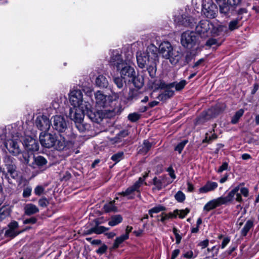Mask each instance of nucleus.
<instances>
[{"label":"nucleus","mask_w":259,"mask_h":259,"mask_svg":"<svg viewBox=\"0 0 259 259\" xmlns=\"http://www.w3.org/2000/svg\"><path fill=\"white\" fill-rule=\"evenodd\" d=\"M132 55L128 54V56L124 59L118 51L113 50L110 52L109 63L110 65L115 69L122 77L133 78L136 76V72L132 66Z\"/></svg>","instance_id":"obj_1"},{"label":"nucleus","mask_w":259,"mask_h":259,"mask_svg":"<svg viewBox=\"0 0 259 259\" xmlns=\"http://www.w3.org/2000/svg\"><path fill=\"white\" fill-rule=\"evenodd\" d=\"M39 141L41 146L47 148L54 147L58 150H62L66 147V141L63 137H57L55 134L42 132L39 135Z\"/></svg>","instance_id":"obj_2"},{"label":"nucleus","mask_w":259,"mask_h":259,"mask_svg":"<svg viewBox=\"0 0 259 259\" xmlns=\"http://www.w3.org/2000/svg\"><path fill=\"white\" fill-rule=\"evenodd\" d=\"M137 61L139 67L143 68L152 61H158L157 48L154 45H150L145 52L137 53Z\"/></svg>","instance_id":"obj_3"},{"label":"nucleus","mask_w":259,"mask_h":259,"mask_svg":"<svg viewBox=\"0 0 259 259\" xmlns=\"http://www.w3.org/2000/svg\"><path fill=\"white\" fill-rule=\"evenodd\" d=\"M69 101L74 108H78L83 113L90 107V104L83 100V95L79 90L71 91L69 95Z\"/></svg>","instance_id":"obj_4"},{"label":"nucleus","mask_w":259,"mask_h":259,"mask_svg":"<svg viewBox=\"0 0 259 259\" xmlns=\"http://www.w3.org/2000/svg\"><path fill=\"white\" fill-rule=\"evenodd\" d=\"M237 189H235L232 191H230L226 196H221L209 201L204 205L203 210L209 211L222 205L230 203L233 199L234 194L237 192Z\"/></svg>","instance_id":"obj_5"},{"label":"nucleus","mask_w":259,"mask_h":259,"mask_svg":"<svg viewBox=\"0 0 259 259\" xmlns=\"http://www.w3.org/2000/svg\"><path fill=\"white\" fill-rule=\"evenodd\" d=\"M90 107L85 111L89 118L93 122L100 123L104 118H111L115 115V110L105 109L93 111Z\"/></svg>","instance_id":"obj_6"},{"label":"nucleus","mask_w":259,"mask_h":259,"mask_svg":"<svg viewBox=\"0 0 259 259\" xmlns=\"http://www.w3.org/2000/svg\"><path fill=\"white\" fill-rule=\"evenodd\" d=\"M198 35L196 32L187 31L181 35V44L183 46L188 49H192L198 45Z\"/></svg>","instance_id":"obj_7"},{"label":"nucleus","mask_w":259,"mask_h":259,"mask_svg":"<svg viewBox=\"0 0 259 259\" xmlns=\"http://www.w3.org/2000/svg\"><path fill=\"white\" fill-rule=\"evenodd\" d=\"M4 163L6 166L8 173L6 177L8 179V181L10 184H13V181L10 179V177L13 180H16L18 178V172L16 170V166L14 159L9 156H5L4 158Z\"/></svg>","instance_id":"obj_8"},{"label":"nucleus","mask_w":259,"mask_h":259,"mask_svg":"<svg viewBox=\"0 0 259 259\" xmlns=\"http://www.w3.org/2000/svg\"><path fill=\"white\" fill-rule=\"evenodd\" d=\"M96 105L99 107H108L111 102L116 100L118 98V95L117 93H113L112 96H107L99 91L95 94Z\"/></svg>","instance_id":"obj_9"},{"label":"nucleus","mask_w":259,"mask_h":259,"mask_svg":"<svg viewBox=\"0 0 259 259\" xmlns=\"http://www.w3.org/2000/svg\"><path fill=\"white\" fill-rule=\"evenodd\" d=\"M51 123L53 128L59 133L65 132L68 126L67 121L61 115L53 116L51 118Z\"/></svg>","instance_id":"obj_10"},{"label":"nucleus","mask_w":259,"mask_h":259,"mask_svg":"<svg viewBox=\"0 0 259 259\" xmlns=\"http://www.w3.org/2000/svg\"><path fill=\"white\" fill-rule=\"evenodd\" d=\"M23 156L24 159V162L33 168H41L47 163V159L41 156H32L33 161L31 163H29L30 157L27 154H24Z\"/></svg>","instance_id":"obj_11"},{"label":"nucleus","mask_w":259,"mask_h":259,"mask_svg":"<svg viewBox=\"0 0 259 259\" xmlns=\"http://www.w3.org/2000/svg\"><path fill=\"white\" fill-rule=\"evenodd\" d=\"M202 12L206 17L212 19L217 16L218 9L217 5L210 1L203 5Z\"/></svg>","instance_id":"obj_12"},{"label":"nucleus","mask_w":259,"mask_h":259,"mask_svg":"<svg viewBox=\"0 0 259 259\" xmlns=\"http://www.w3.org/2000/svg\"><path fill=\"white\" fill-rule=\"evenodd\" d=\"M212 26V24L209 21L203 20L196 26V31L201 37H205L208 36V31Z\"/></svg>","instance_id":"obj_13"},{"label":"nucleus","mask_w":259,"mask_h":259,"mask_svg":"<svg viewBox=\"0 0 259 259\" xmlns=\"http://www.w3.org/2000/svg\"><path fill=\"white\" fill-rule=\"evenodd\" d=\"M37 127L40 131L47 132L51 126V119L50 120L46 116L42 115L38 116L35 121Z\"/></svg>","instance_id":"obj_14"},{"label":"nucleus","mask_w":259,"mask_h":259,"mask_svg":"<svg viewBox=\"0 0 259 259\" xmlns=\"http://www.w3.org/2000/svg\"><path fill=\"white\" fill-rule=\"evenodd\" d=\"M174 22L179 26H191L194 22V19L186 14H182L175 16Z\"/></svg>","instance_id":"obj_15"},{"label":"nucleus","mask_w":259,"mask_h":259,"mask_svg":"<svg viewBox=\"0 0 259 259\" xmlns=\"http://www.w3.org/2000/svg\"><path fill=\"white\" fill-rule=\"evenodd\" d=\"M172 182V181H171L169 178L165 175L160 176L158 178L154 177L153 179V185L158 190H161L163 187H165Z\"/></svg>","instance_id":"obj_16"},{"label":"nucleus","mask_w":259,"mask_h":259,"mask_svg":"<svg viewBox=\"0 0 259 259\" xmlns=\"http://www.w3.org/2000/svg\"><path fill=\"white\" fill-rule=\"evenodd\" d=\"M19 141L18 140H8L5 144V147L7 148L10 153L14 155H17L21 152V149L19 147Z\"/></svg>","instance_id":"obj_17"},{"label":"nucleus","mask_w":259,"mask_h":259,"mask_svg":"<svg viewBox=\"0 0 259 259\" xmlns=\"http://www.w3.org/2000/svg\"><path fill=\"white\" fill-rule=\"evenodd\" d=\"M8 229L5 231V235L8 237L14 238L19 234L21 231H18V223L13 221L8 225Z\"/></svg>","instance_id":"obj_18"},{"label":"nucleus","mask_w":259,"mask_h":259,"mask_svg":"<svg viewBox=\"0 0 259 259\" xmlns=\"http://www.w3.org/2000/svg\"><path fill=\"white\" fill-rule=\"evenodd\" d=\"M183 53L178 50L173 49L165 59L168 60L172 65L177 64L183 57Z\"/></svg>","instance_id":"obj_19"},{"label":"nucleus","mask_w":259,"mask_h":259,"mask_svg":"<svg viewBox=\"0 0 259 259\" xmlns=\"http://www.w3.org/2000/svg\"><path fill=\"white\" fill-rule=\"evenodd\" d=\"M173 49L169 42L163 41L159 46V52L162 57L165 59L167 57H169V54Z\"/></svg>","instance_id":"obj_20"},{"label":"nucleus","mask_w":259,"mask_h":259,"mask_svg":"<svg viewBox=\"0 0 259 259\" xmlns=\"http://www.w3.org/2000/svg\"><path fill=\"white\" fill-rule=\"evenodd\" d=\"M219 114V111L215 108H211L207 111L202 113L198 119V122H203L211 118L215 117Z\"/></svg>","instance_id":"obj_21"},{"label":"nucleus","mask_w":259,"mask_h":259,"mask_svg":"<svg viewBox=\"0 0 259 259\" xmlns=\"http://www.w3.org/2000/svg\"><path fill=\"white\" fill-rule=\"evenodd\" d=\"M74 110V109H70L68 114L69 117L71 120H73L75 123L82 122L83 121V114H87L86 112L83 113L80 110H79V111L78 112L76 109L75 111Z\"/></svg>","instance_id":"obj_22"},{"label":"nucleus","mask_w":259,"mask_h":259,"mask_svg":"<svg viewBox=\"0 0 259 259\" xmlns=\"http://www.w3.org/2000/svg\"><path fill=\"white\" fill-rule=\"evenodd\" d=\"M24 145L28 150L36 151L39 149V145L36 140L32 138H28L24 141Z\"/></svg>","instance_id":"obj_23"},{"label":"nucleus","mask_w":259,"mask_h":259,"mask_svg":"<svg viewBox=\"0 0 259 259\" xmlns=\"http://www.w3.org/2000/svg\"><path fill=\"white\" fill-rule=\"evenodd\" d=\"M218 4L219 5V11L221 14L224 16H229L231 11V8L232 7H230L228 3H226V2Z\"/></svg>","instance_id":"obj_24"},{"label":"nucleus","mask_w":259,"mask_h":259,"mask_svg":"<svg viewBox=\"0 0 259 259\" xmlns=\"http://www.w3.org/2000/svg\"><path fill=\"white\" fill-rule=\"evenodd\" d=\"M211 28H212L211 33L213 36H221L226 30V27L222 25L214 26L212 24V26Z\"/></svg>","instance_id":"obj_25"},{"label":"nucleus","mask_w":259,"mask_h":259,"mask_svg":"<svg viewBox=\"0 0 259 259\" xmlns=\"http://www.w3.org/2000/svg\"><path fill=\"white\" fill-rule=\"evenodd\" d=\"M218 184L214 182H208L206 185L199 189L200 193H205L215 189L218 187Z\"/></svg>","instance_id":"obj_26"},{"label":"nucleus","mask_w":259,"mask_h":259,"mask_svg":"<svg viewBox=\"0 0 259 259\" xmlns=\"http://www.w3.org/2000/svg\"><path fill=\"white\" fill-rule=\"evenodd\" d=\"M166 87V90L158 96V99L161 101L166 100L172 97L174 94V92L170 90V88L169 87L168 84Z\"/></svg>","instance_id":"obj_27"},{"label":"nucleus","mask_w":259,"mask_h":259,"mask_svg":"<svg viewBox=\"0 0 259 259\" xmlns=\"http://www.w3.org/2000/svg\"><path fill=\"white\" fill-rule=\"evenodd\" d=\"M97 86L101 88H106L109 84L107 78L103 75H99L96 79Z\"/></svg>","instance_id":"obj_28"},{"label":"nucleus","mask_w":259,"mask_h":259,"mask_svg":"<svg viewBox=\"0 0 259 259\" xmlns=\"http://www.w3.org/2000/svg\"><path fill=\"white\" fill-rule=\"evenodd\" d=\"M25 213L27 215H31L38 212V207L32 203L27 204L24 207Z\"/></svg>","instance_id":"obj_29"},{"label":"nucleus","mask_w":259,"mask_h":259,"mask_svg":"<svg viewBox=\"0 0 259 259\" xmlns=\"http://www.w3.org/2000/svg\"><path fill=\"white\" fill-rule=\"evenodd\" d=\"M115 200L111 201L104 204L103 209L106 212H116L117 211V208L115 206Z\"/></svg>","instance_id":"obj_30"},{"label":"nucleus","mask_w":259,"mask_h":259,"mask_svg":"<svg viewBox=\"0 0 259 259\" xmlns=\"http://www.w3.org/2000/svg\"><path fill=\"white\" fill-rule=\"evenodd\" d=\"M10 214V209L9 206H5L0 208V222L3 221Z\"/></svg>","instance_id":"obj_31"},{"label":"nucleus","mask_w":259,"mask_h":259,"mask_svg":"<svg viewBox=\"0 0 259 259\" xmlns=\"http://www.w3.org/2000/svg\"><path fill=\"white\" fill-rule=\"evenodd\" d=\"M157 61H152L148 65H146L148 72L149 75L152 77H154L156 74V64Z\"/></svg>","instance_id":"obj_32"},{"label":"nucleus","mask_w":259,"mask_h":259,"mask_svg":"<svg viewBox=\"0 0 259 259\" xmlns=\"http://www.w3.org/2000/svg\"><path fill=\"white\" fill-rule=\"evenodd\" d=\"M242 19L241 17H238L236 19H235L231 21L228 25L229 29L230 31H233L237 29L239 27V22Z\"/></svg>","instance_id":"obj_33"},{"label":"nucleus","mask_w":259,"mask_h":259,"mask_svg":"<svg viewBox=\"0 0 259 259\" xmlns=\"http://www.w3.org/2000/svg\"><path fill=\"white\" fill-rule=\"evenodd\" d=\"M122 221V218L120 215L117 214L111 217V220L108 222L110 226H114L120 223Z\"/></svg>","instance_id":"obj_34"},{"label":"nucleus","mask_w":259,"mask_h":259,"mask_svg":"<svg viewBox=\"0 0 259 259\" xmlns=\"http://www.w3.org/2000/svg\"><path fill=\"white\" fill-rule=\"evenodd\" d=\"M186 84V81L182 80L179 82H173L168 84L169 88L175 87L177 91H180L183 89Z\"/></svg>","instance_id":"obj_35"},{"label":"nucleus","mask_w":259,"mask_h":259,"mask_svg":"<svg viewBox=\"0 0 259 259\" xmlns=\"http://www.w3.org/2000/svg\"><path fill=\"white\" fill-rule=\"evenodd\" d=\"M128 238V235L127 234H124L120 236L119 237H117L113 245V248L115 249L117 248L120 244H121L123 241L127 239Z\"/></svg>","instance_id":"obj_36"},{"label":"nucleus","mask_w":259,"mask_h":259,"mask_svg":"<svg viewBox=\"0 0 259 259\" xmlns=\"http://www.w3.org/2000/svg\"><path fill=\"white\" fill-rule=\"evenodd\" d=\"M125 78L122 77L121 76L115 77L113 79L114 82L119 89H122L124 85L125 84V81L123 79Z\"/></svg>","instance_id":"obj_37"},{"label":"nucleus","mask_w":259,"mask_h":259,"mask_svg":"<svg viewBox=\"0 0 259 259\" xmlns=\"http://www.w3.org/2000/svg\"><path fill=\"white\" fill-rule=\"evenodd\" d=\"M244 111L242 109H239L237 111L235 115L232 117L231 119V123L233 124L237 123L240 117L243 115Z\"/></svg>","instance_id":"obj_38"},{"label":"nucleus","mask_w":259,"mask_h":259,"mask_svg":"<svg viewBox=\"0 0 259 259\" xmlns=\"http://www.w3.org/2000/svg\"><path fill=\"white\" fill-rule=\"evenodd\" d=\"M148 176V174H146L144 176V179L140 178L138 181H137L133 186H132L135 191L139 192V188L144 182V179Z\"/></svg>","instance_id":"obj_39"},{"label":"nucleus","mask_w":259,"mask_h":259,"mask_svg":"<svg viewBox=\"0 0 259 259\" xmlns=\"http://www.w3.org/2000/svg\"><path fill=\"white\" fill-rule=\"evenodd\" d=\"M135 192L133 188L131 187L128 188L125 191L120 193L123 196H127L128 199H133V193Z\"/></svg>","instance_id":"obj_40"},{"label":"nucleus","mask_w":259,"mask_h":259,"mask_svg":"<svg viewBox=\"0 0 259 259\" xmlns=\"http://www.w3.org/2000/svg\"><path fill=\"white\" fill-rule=\"evenodd\" d=\"M235 189H237V192H236V194H234L233 198L230 202H232L234 199H235L236 201L238 202H242L243 200L242 198V196L241 195L240 193H239L240 187L239 186L235 187L230 191H232Z\"/></svg>","instance_id":"obj_41"},{"label":"nucleus","mask_w":259,"mask_h":259,"mask_svg":"<svg viewBox=\"0 0 259 259\" xmlns=\"http://www.w3.org/2000/svg\"><path fill=\"white\" fill-rule=\"evenodd\" d=\"M152 144L149 141L145 140L143 142L142 149L140 150L141 153H147L151 148Z\"/></svg>","instance_id":"obj_42"},{"label":"nucleus","mask_w":259,"mask_h":259,"mask_svg":"<svg viewBox=\"0 0 259 259\" xmlns=\"http://www.w3.org/2000/svg\"><path fill=\"white\" fill-rule=\"evenodd\" d=\"M175 217H176L177 215H179L180 218H184L185 216L189 212V210L188 209H185L184 210H176L174 211Z\"/></svg>","instance_id":"obj_43"},{"label":"nucleus","mask_w":259,"mask_h":259,"mask_svg":"<svg viewBox=\"0 0 259 259\" xmlns=\"http://www.w3.org/2000/svg\"><path fill=\"white\" fill-rule=\"evenodd\" d=\"M253 226V223L251 221H248L242 230V233L244 236H245L250 228Z\"/></svg>","instance_id":"obj_44"},{"label":"nucleus","mask_w":259,"mask_h":259,"mask_svg":"<svg viewBox=\"0 0 259 259\" xmlns=\"http://www.w3.org/2000/svg\"><path fill=\"white\" fill-rule=\"evenodd\" d=\"M123 152H119L114 155H113L111 158V159L115 161V163H117L119 161L123 158Z\"/></svg>","instance_id":"obj_45"},{"label":"nucleus","mask_w":259,"mask_h":259,"mask_svg":"<svg viewBox=\"0 0 259 259\" xmlns=\"http://www.w3.org/2000/svg\"><path fill=\"white\" fill-rule=\"evenodd\" d=\"M165 210V207L159 205L157 206H156L152 208L149 210V213H158L160 211H164Z\"/></svg>","instance_id":"obj_46"},{"label":"nucleus","mask_w":259,"mask_h":259,"mask_svg":"<svg viewBox=\"0 0 259 259\" xmlns=\"http://www.w3.org/2000/svg\"><path fill=\"white\" fill-rule=\"evenodd\" d=\"M94 228V233L97 234H100L103 232H105L109 230L108 228H106L104 226L97 225Z\"/></svg>","instance_id":"obj_47"},{"label":"nucleus","mask_w":259,"mask_h":259,"mask_svg":"<svg viewBox=\"0 0 259 259\" xmlns=\"http://www.w3.org/2000/svg\"><path fill=\"white\" fill-rule=\"evenodd\" d=\"M205 44L208 47H212L213 45L219 46L221 45V42H219V41L217 39L211 38L207 40Z\"/></svg>","instance_id":"obj_48"},{"label":"nucleus","mask_w":259,"mask_h":259,"mask_svg":"<svg viewBox=\"0 0 259 259\" xmlns=\"http://www.w3.org/2000/svg\"><path fill=\"white\" fill-rule=\"evenodd\" d=\"M175 199L179 202H183L185 199V194L181 191H178L175 196Z\"/></svg>","instance_id":"obj_49"},{"label":"nucleus","mask_w":259,"mask_h":259,"mask_svg":"<svg viewBox=\"0 0 259 259\" xmlns=\"http://www.w3.org/2000/svg\"><path fill=\"white\" fill-rule=\"evenodd\" d=\"M128 119L132 122H136L140 118V115L137 113H133L128 114Z\"/></svg>","instance_id":"obj_50"},{"label":"nucleus","mask_w":259,"mask_h":259,"mask_svg":"<svg viewBox=\"0 0 259 259\" xmlns=\"http://www.w3.org/2000/svg\"><path fill=\"white\" fill-rule=\"evenodd\" d=\"M128 135L127 131H121L116 137L114 138V142H118L119 141V140L121 138H124L127 136Z\"/></svg>","instance_id":"obj_51"},{"label":"nucleus","mask_w":259,"mask_h":259,"mask_svg":"<svg viewBox=\"0 0 259 259\" xmlns=\"http://www.w3.org/2000/svg\"><path fill=\"white\" fill-rule=\"evenodd\" d=\"M242 0H227V3L232 8H235L239 6Z\"/></svg>","instance_id":"obj_52"},{"label":"nucleus","mask_w":259,"mask_h":259,"mask_svg":"<svg viewBox=\"0 0 259 259\" xmlns=\"http://www.w3.org/2000/svg\"><path fill=\"white\" fill-rule=\"evenodd\" d=\"M133 80V82L134 84H135V87L140 89L142 88L143 85V79H142L141 81H140V79L138 78H136V76L134 77L133 78H131Z\"/></svg>","instance_id":"obj_53"},{"label":"nucleus","mask_w":259,"mask_h":259,"mask_svg":"<svg viewBox=\"0 0 259 259\" xmlns=\"http://www.w3.org/2000/svg\"><path fill=\"white\" fill-rule=\"evenodd\" d=\"M187 140H184L182 141L181 142L179 143L178 145L175 147V150L176 151H178L180 153L182 152V150L183 149L184 146L187 143Z\"/></svg>","instance_id":"obj_54"},{"label":"nucleus","mask_w":259,"mask_h":259,"mask_svg":"<svg viewBox=\"0 0 259 259\" xmlns=\"http://www.w3.org/2000/svg\"><path fill=\"white\" fill-rule=\"evenodd\" d=\"M163 213L162 214V217L160 219V221L162 223H164L165 220L169 219V218H175L174 212L173 213H169L168 214H165L163 215Z\"/></svg>","instance_id":"obj_55"},{"label":"nucleus","mask_w":259,"mask_h":259,"mask_svg":"<svg viewBox=\"0 0 259 259\" xmlns=\"http://www.w3.org/2000/svg\"><path fill=\"white\" fill-rule=\"evenodd\" d=\"M218 136L216 134H213L211 136L208 137V134H206L205 138L203 140V143L209 142L211 141L217 139Z\"/></svg>","instance_id":"obj_56"},{"label":"nucleus","mask_w":259,"mask_h":259,"mask_svg":"<svg viewBox=\"0 0 259 259\" xmlns=\"http://www.w3.org/2000/svg\"><path fill=\"white\" fill-rule=\"evenodd\" d=\"M38 204L42 207H47L49 204V201L46 198H42L39 200Z\"/></svg>","instance_id":"obj_57"},{"label":"nucleus","mask_w":259,"mask_h":259,"mask_svg":"<svg viewBox=\"0 0 259 259\" xmlns=\"http://www.w3.org/2000/svg\"><path fill=\"white\" fill-rule=\"evenodd\" d=\"M75 125L76 127L81 132H83L87 129L86 126L82 124V122L76 123Z\"/></svg>","instance_id":"obj_58"},{"label":"nucleus","mask_w":259,"mask_h":259,"mask_svg":"<svg viewBox=\"0 0 259 259\" xmlns=\"http://www.w3.org/2000/svg\"><path fill=\"white\" fill-rule=\"evenodd\" d=\"M44 191V188L40 186H37L34 189V193L37 195H40Z\"/></svg>","instance_id":"obj_59"},{"label":"nucleus","mask_w":259,"mask_h":259,"mask_svg":"<svg viewBox=\"0 0 259 259\" xmlns=\"http://www.w3.org/2000/svg\"><path fill=\"white\" fill-rule=\"evenodd\" d=\"M31 189L29 187L24 188L23 192V196L24 197H28L30 196L31 193Z\"/></svg>","instance_id":"obj_60"},{"label":"nucleus","mask_w":259,"mask_h":259,"mask_svg":"<svg viewBox=\"0 0 259 259\" xmlns=\"http://www.w3.org/2000/svg\"><path fill=\"white\" fill-rule=\"evenodd\" d=\"M107 249V246L104 244L103 245H102L101 247H100L98 250H97L96 252L97 253H99V254H103L104 253H105L106 250Z\"/></svg>","instance_id":"obj_61"},{"label":"nucleus","mask_w":259,"mask_h":259,"mask_svg":"<svg viewBox=\"0 0 259 259\" xmlns=\"http://www.w3.org/2000/svg\"><path fill=\"white\" fill-rule=\"evenodd\" d=\"M36 219L34 217H32L29 219H26L24 221L23 223L24 224H35L36 222Z\"/></svg>","instance_id":"obj_62"},{"label":"nucleus","mask_w":259,"mask_h":259,"mask_svg":"<svg viewBox=\"0 0 259 259\" xmlns=\"http://www.w3.org/2000/svg\"><path fill=\"white\" fill-rule=\"evenodd\" d=\"M239 193H240L241 195H242L244 197H247L249 192L248 190L246 188L243 187L240 189Z\"/></svg>","instance_id":"obj_63"},{"label":"nucleus","mask_w":259,"mask_h":259,"mask_svg":"<svg viewBox=\"0 0 259 259\" xmlns=\"http://www.w3.org/2000/svg\"><path fill=\"white\" fill-rule=\"evenodd\" d=\"M193 58V56L191 53L188 52L185 56V62L186 63H188L190 62Z\"/></svg>","instance_id":"obj_64"}]
</instances>
